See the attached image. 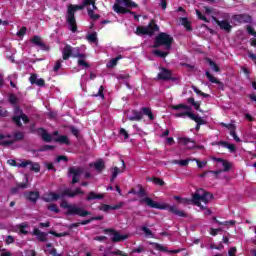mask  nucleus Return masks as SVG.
<instances>
[{
	"mask_svg": "<svg viewBox=\"0 0 256 256\" xmlns=\"http://www.w3.org/2000/svg\"><path fill=\"white\" fill-rule=\"evenodd\" d=\"M32 235H35V237H37L38 241L41 243H45L47 242V235H49V233L42 232L39 230V228H35L32 232Z\"/></svg>",
	"mask_w": 256,
	"mask_h": 256,
	"instance_id": "nucleus-22",
	"label": "nucleus"
},
{
	"mask_svg": "<svg viewBox=\"0 0 256 256\" xmlns=\"http://www.w3.org/2000/svg\"><path fill=\"white\" fill-rule=\"evenodd\" d=\"M220 125H221L222 127H225L226 129H229V130H230V133H231V131L237 130V127H236L235 124H233V123L225 124V123L221 122Z\"/></svg>",
	"mask_w": 256,
	"mask_h": 256,
	"instance_id": "nucleus-44",
	"label": "nucleus"
},
{
	"mask_svg": "<svg viewBox=\"0 0 256 256\" xmlns=\"http://www.w3.org/2000/svg\"><path fill=\"white\" fill-rule=\"evenodd\" d=\"M172 165H179V167H187L189 161H172Z\"/></svg>",
	"mask_w": 256,
	"mask_h": 256,
	"instance_id": "nucleus-50",
	"label": "nucleus"
},
{
	"mask_svg": "<svg viewBox=\"0 0 256 256\" xmlns=\"http://www.w3.org/2000/svg\"><path fill=\"white\" fill-rule=\"evenodd\" d=\"M50 235H54V237H66L67 233H57L55 231H49L48 232Z\"/></svg>",
	"mask_w": 256,
	"mask_h": 256,
	"instance_id": "nucleus-57",
	"label": "nucleus"
},
{
	"mask_svg": "<svg viewBox=\"0 0 256 256\" xmlns=\"http://www.w3.org/2000/svg\"><path fill=\"white\" fill-rule=\"evenodd\" d=\"M8 79L10 81L11 87H13L15 89L17 87V84H15L14 81H16V79H17V74H12L11 76L8 77Z\"/></svg>",
	"mask_w": 256,
	"mask_h": 256,
	"instance_id": "nucleus-45",
	"label": "nucleus"
},
{
	"mask_svg": "<svg viewBox=\"0 0 256 256\" xmlns=\"http://www.w3.org/2000/svg\"><path fill=\"white\" fill-rule=\"evenodd\" d=\"M212 19L217 23L218 27L222 30L225 31L226 33H231V29H233V26L231 23L227 20H218L217 17L212 16Z\"/></svg>",
	"mask_w": 256,
	"mask_h": 256,
	"instance_id": "nucleus-16",
	"label": "nucleus"
},
{
	"mask_svg": "<svg viewBox=\"0 0 256 256\" xmlns=\"http://www.w3.org/2000/svg\"><path fill=\"white\" fill-rule=\"evenodd\" d=\"M142 113H144V115H146L150 119V121H153L155 119V116H153L151 108L143 107Z\"/></svg>",
	"mask_w": 256,
	"mask_h": 256,
	"instance_id": "nucleus-37",
	"label": "nucleus"
},
{
	"mask_svg": "<svg viewBox=\"0 0 256 256\" xmlns=\"http://www.w3.org/2000/svg\"><path fill=\"white\" fill-rule=\"evenodd\" d=\"M127 165L125 164V161H122V167L119 168V167H114L112 168V176H111V183H113V181H115L119 175V173H123L126 169Z\"/></svg>",
	"mask_w": 256,
	"mask_h": 256,
	"instance_id": "nucleus-21",
	"label": "nucleus"
},
{
	"mask_svg": "<svg viewBox=\"0 0 256 256\" xmlns=\"http://www.w3.org/2000/svg\"><path fill=\"white\" fill-rule=\"evenodd\" d=\"M232 19L235 23H251L253 18L249 14H235L232 16Z\"/></svg>",
	"mask_w": 256,
	"mask_h": 256,
	"instance_id": "nucleus-18",
	"label": "nucleus"
},
{
	"mask_svg": "<svg viewBox=\"0 0 256 256\" xmlns=\"http://www.w3.org/2000/svg\"><path fill=\"white\" fill-rule=\"evenodd\" d=\"M159 31V26L150 22L147 26H138L136 28V35H153L155 32Z\"/></svg>",
	"mask_w": 256,
	"mask_h": 256,
	"instance_id": "nucleus-10",
	"label": "nucleus"
},
{
	"mask_svg": "<svg viewBox=\"0 0 256 256\" xmlns=\"http://www.w3.org/2000/svg\"><path fill=\"white\" fill-rule=\"evenodd\" d=\"M104 89L105 88L103 86H100L98 93L95 94V97H101V99H104L105 98V95L103 94Z\"/></svg>",
	"mask_w": 256,
	"mask_h": 256,
	"instance_id": "nucleus-55",
	"label": "nucleus"
},
{
	"mask_svg": "<svg viewBox=\"0 0 256 256\" xmlns=\"http://www.w3.org/2000/svg\"><path fill=\"white\" fill-rule=\"evenodd\" d=\"M48 211H51L52 213H61V210L59 209V206L57 204H50L47 206Z\"/></svg>",
	"mask_w": 256,
	"mask_h": 256,
	"instance_id": "nucleus-40",
	"label": "nucleus"
},
{
	"mask_svg": "<svg viewBox=\"0 0 256 256\" xmlns=\"http://www.w3.org/2000/svg\"><path fill=\"white\" fill-rule=\"evenodd\" d=\"M220 147H224V149L229 150L230 153H235L237 151V148L234 146V144H229L227 142L220 141L217 143Z\"/></svg>",
	"mask_w": 256,
	"mask_h": 256,
	"instance_id": "nucleus-30",
	"label": "nucleus"
},
{
	"mask_svg": "<svg viewBox=\"0 0 256 256\" xmlns=\"http://www.w3.org/2000/svg\"><path fill=\"white\" fill-rule=\"evenodd\" d=\"M179 143L186 147V149H194L195 147V142L191 141L189 138H180Z\"/></svg>",
	"mask_w": 256,
	"mask_h": 256,
	"instance_id": "nucleus-27",
	"label": "nucleus"
},
{
	"mask_svg": "<svg viewBox=\"0 0 256 256\" xmlns=\"http://www.w3.org/2000/svg\"><path fill=\"white\" fill-rule=\"evenodd\" d=\"M153 54L156 55V57H161V58H165L169 55V52H163L160 50H154Z\"/></svg>",
	"mask_w": 256,
	"mask_h": 256,
	"instance_id": "nucleus-42",
	"label": "nucleus"
},
{
	"mask_svg": "<svg viewBox=\"0 0 256 256\" xmlns=\"http://www.w3.org/2000/svg\"><path fill=\"white\" fill-rule=\"evenodd\" d=\"M82 173H83V168L81 167L72 166L68 169V175H72V181H71L72 185L79 183V177H81Z\"/></svg>",
	"mask_w": 256,
	"mask_h": 256,
	"instance_id": "nucleus-15",
	"label": "nucleus"
},
{
	"mask_svg": "<svg viewBox=\"0 0 256 256\" xmlns=\"http://www.w3.org/2000/svg\"><path fill=\"white\" fill-rule=\"evenodd\" d=\"M206 77L207 79H209L210 83H215L216 85H223V83H221V81L217 80V78H215V76L212 75L211 72L206 71Z\"/></svg>",
	"mask_w": 256,
	"mask_h": 256,
	"instance_id": "nucleus-36",
	"label": "nucleus"
},
{
	"mask_svg": "<svg viewBox=\"0 0 256 256\" xmlns=\"http://www.w3.org/2000/svg\"><path fill=\"white\" fill-rule=\"evenodd\" d=\"M60 207H61V209H68L66 212V215H71V211H73L75 204H69V202H67V200H63L60 203Z\"/></svg>",
	"mask_w": 256,
	"mask_h": 256,
	"instance_id": "nucleus-29",
	"label": "nucleus"
},
{
	"mask_svg": "<svg viewBox=\"0 0 256 256\" xmlns=\"http://www.w3.org/2000/svg\"><path fill=\"white\" fill-rule=\"evenodd\" d=\"M95 199H98V200L105 199V195L97 194L93 191H90L86 197V201H95Z\"/></svg>",
	"mask_w": 256,
	"mask_h": 256,
	"instance_id": "nucleus-28",
	"label": "nucleus"
},
{
	"mask_svg": "<svg viewBox=\"0 0 256 256\" xmlns=\"http://www.w3.org/2000/svg\"><path fill=\"white\" fill-rule=\"evenodd\" d=\"M115 4L113 5V11H115V13H118V15L120 14H125V13H133L131 11H129L130 7H137V4H135V2L131 1V0H115Z\"/></svg>",
	"mask_w": 256,
	"mask_h": 256,
	"instance_id": "nucleus-7",
	"label": "nucleus"
},
{
	"mask_svg": "<svg viewBox=\"0 0 256 256\" xmlns=\"http://www.w3.org/2000/svg\"><path fill=\"white\" fill-rule=\"evenodd\" d=\"M235 253H237V247H232L228 251L229 256H237V255H235Z\"/></svg>",
	"mask_w": 256,
	"mask_h": 256,
	"instance_id": "nucleus-61",
	"label": "nucleus"
},
{
	"mask_svg": "<svg viewBox=\"0 0 256 256\" xmlns=\"http://www.w3.org/2000/svg\"><path fill=\"white\" fill-rule=\"evenodd\" d=\"M174 200L177 201L178 203H181L182 205H191L193 203V198H183L181 196H174Z\"/></svg>",
	"mask_w": 256,
	"mask_h": 256,
	"instance_id": "nucleus-32",
	"label": "nucleus"
},
{
	"mask_svg": "<svg viewBox=\"0 0 256 256\" xmlns=\"http://www.w3.org/2000/svg\"><path fill=\"white\" fill-rule=\"evenodd\" d=\"M203 9H204L206 15H213V11H214L213 8L204 6Z\"/></svg>",
	"mask_w": 256,
	"mask_h": 256,
	"instance_id": "nucleus-59",
	"label": "nucleus"
},
{
	"mask_svg": "<svg viewBox=\"0 0 256 256\" xmlns=\"http://www.w3.org/2000/svg\"><path fill=\"white\" fill-rule=\"evenodd\" d=\"M172 109H174L175 111H179L180 109H182L183 112H178L174 114V117H189L190 119H192V121H195V123H197L196 131H199V129H201V125H205V123H207L199 115L191 113V107L187 105H184V104L175 105V106H172Z\"/></svg>",
	"mask_w": 256,
	"mask_h": 256,
	"instance_id": "nucleus-3",
	"label": "nucleus"
},
{
	"mask_svg": "<svg viewBox=\"0 0 256 256\" xmlns=\"http://www.w3.org/2000/svg\"><path fill=\"white\" fill-rule=\"evenodd\" d=\"M9 102L12 104V105H15L17 103V97L15 95H10L9 96Z\"/></svg>",
	"mask_w": 256,
	"mask_h": 256,
	"instance_id": "nucleus-63",
	"label": "nucleus"
},
{
	"mask_svg": "<svg viewBox=\"0 0 256 256\" xmlns=\"http://www.w3.org/2000/svg\"><path fill=\"white\" fill-rule=\"evenodd\" d=\"M88 7V15L90 19L93 21H97L101 16L99 14H95L94 11H97V6H95V0H84L83 5H69L67 10L66 21L70 27L72 33L77 31V20H75V12L81 9H85Z\"/></svg>",
	"mask_w": 256,
	"mask_h": 256,
	"instance_id": "nucleus-1",
	"label": "nucleus"
},
{
	"mask_svg": "<svg viewBox=\"0 0 256 256\" xmlns=\"http://www.w3.org/2000/svg\"><path fill=\"white\" fill-rule=\"evenodd\" d=\"M207 61H208V64L210 65V67L213 69V71H215L216 73H219V71H221L219 66H217V64L213 60L208 59Z\"/></svg>",
	"mask_w": 256,
	"mask_h": 256,
	"instance_id": "nucleus-41",
	"label": "nucleus"
},
{
	"mask_svg": "<svg viewBox=\"0 0 256 256\" xmlns=\"http://www.w3.org/2000/svg\"><path fill=\"white\" fill-rule=\"evenodd\" d=\"M94 169H96L98 173H103V169H105V162L99 161L94 163Z\"/></svg>",
	"mask_w": 256,
	"mask_h": 256,
	"instance_id": "nucleus-38",
	"label": "nucleus"
},
{
	"mask_svg": "<svg viewBox=\"0 0 256 256\" xmlns=\"http://www.w3.org/2000/svg\"><path fill=\"white\" fill-rule=\"evenodd\" d=\"M16 187H18V189H27V182L17 183Z\"/></svg>",
	"mask_w": 256,
	"mask_h": 256,
	"instance_id": "nucleus-62",
	"label": "nucleus"
},
{
	"mask_svg": "<svg viewBox=\"0 0 256 256\" xmlns=\"http://www.w3.org/2000/svg\"><path fill=\"white\" fill-rule=\"evenodd\" d=\"M129 121H141L143 119V113L139 111H132V115L128 117Z\"/></svg>",
	"mask_w": 256,
	"mask_h": 256,
	"instance_id": "nucleus-31",
	"label": "nucleus"
},
{
	"mask_svg": "<svg viewBox=\"0 0 256 256\" xmlns=\"http://www.w3.org/2000/svg\"><path fill=\"white\" fill-rule=\"evenodd\" d=\"M247 31H248L249 35H253L254 37H256V32L252 26H247Z\"/></svg>",
	"mask_w": 256,
	"mask_h": 256,
	"instance_id": "nucleus-64",
	"label": "nucleus"
},
{
	"mask_svg": "<svg viewBox=\"0 0 256 256\" xmlns=\"http://www.w3.org/2000/svg\"><path fill=\"white\" fill-rule=\"evenodd\" d=\"M58 143H64L65 145H69V138L67 136H60L57 138Z\"/></svg>",
	"mask_w": 256,
	"mask_h": 256,
	"instance_id": "nucleus-49",
	"label": "nucleus"
},
{
	"mask_svg": "<svg viewBox=\"0 0 256 256\" xmlns=\"http://www.w3.org/2000/svg\"><path fill=\"white\" fill-rule=\"evenodd\" d=\"M219 165H222V168L216 171H213V170L205 171L202 174H199V177L203 179L204 177H208L209 175H215V178L219 179V175H221V173H229V171L233 169V164H231V162L229 161H218L217 167H219Z\"/></svg>",
	"mask_w": 256,
	"mask_h": 256,
	"instance_id": "nucleus-6",
	"label": "nucleus"
},
{
	"mask_svg": "<svg viewBox=\"0 0 256 256\" xmlns=\"http://www.w3.org/2000/svg\"><path fill=\"white\" fill-rule=\"evenodd\" d=\"M138 191L135 190V188H132L128 193L130 195H138L139 197H147V191H145V188L141 184L137 185Z\"/></svg>",
	"mask_w": 256,
	"mask_h": 256,
	"instance_id": "nucleus-24",
	"label": "nucleus"
},
{
	"mask_svg": "<svg viewBox=\"0 0 256 256\" xmlns=\"http://www.w3.org/2000/svg\"><path fill=\"white\" fill-rule=\"evenodd\" d=\"M140 203H145L148 207H151V209H161L164 211H169V213H172L177 217H183V218L188 217L185 211L179 210V208H177L176 206H171L169 204H159L158 202H155L150 197L141 198Z\"/></svg>",
	"mask_w": 256,
	"mask_h": 256,
	"instance_id": "nucleus-2",
	"label": "nucleus"
},
{
	"mask_svg": "<svg viewBox=\"0 0 256 256\" xmlns=\"http://www.w3.org/2000/svg\"><path fill=\"white\" fill-rule=\"evenodd\" d=\"M146 181H150L151 183H154V185H159L160 187H163V185H165V181L158 177H148L146 178Z\"/></svg>",
	"mask_w": 256,
	"mask_h": 256,
	"instance_id": "nucleus-33",
	"label": "nucleus"
},
{
	"mask_svg": "<svg viewBox=\"0 0 256 256\" xmlns=\"http://www.w3.org/2000/svg\"><path fill=\"white\" fill-rule=\"evenodd\" d=\"M25 198L31 203H37L39 200V192L38 191H30L29 193L25 194Z\"/></svg>",
	"mask_w": 256,
	"mask_h": 256,
	"instance_id": "nucleus-25",
	"label": "nucleus"
},
{
	"mask_svg": "<svg viewBox=\"0 0 256 256\" xmlns=\"http://www.w3.org/2000/svg\"><path fill=\"white\" fill-rule=\"evenodd\" d=\"M87 39L90 41V43H97V33L94 32L92 34H89L87 36Z\"/></svg>",
	"mask_w": 256,
	"mask_h": 256,
	"instance_id": "nucleus-48",
	"label": "nucleus"
},
{
	"mask_svg": "<svg viewBox=\"0 0 256 256\" xmlns=\"http://www.w3.org/2000/svg\"><path fill=\"white\" fill-rule=\"evenodd\" d=\"M196 15H197L198 19H200L201 21H204L205 23H209V19H207V17L205 15H203L201 13V11L196 10Z\"/></svg>",
	"mask_w": 256,
	"mask_h": 256,
	"instance_id": "nucleus-46",
	"label": "nucleus"
},
{
	"mask_svg": "<svg viewBox=\"0 0 256 256\" xmlns=\"http://www.w3.org/2000/svg\"><path fill=\"white\" fill-rule=\"evenodd\" d=\"M213 197V194L200 188L196 191V193L192 194V204L196 205V207H201L202 209H205L201 205V201L202 203H205L207 205L209 201H212Z\"/></svg>",
	"mask_w": 256,
	"mask_h": 256,
	"instance_id": "nucleus-5",
	"label": "nucleus"
},
{
	"mask_svg": "<svg viewBox=\"0 0 256 256\" xmlns=\"http://www.w3.org/2000/svg\"><path fill=\"white\" fill-rule=\"evenodd\" d=\"M123 205H124L123 202H120V203H118L116 205H113V206L108 205V204H102L101 207L99 208V210L104 211V213H107L111 210L112 211H117V210L121 209V207H123Z\"/></svg>",
	"mask_w": 256,
	"mask_h": 256,
	"instance_id": "nucleus-20",
	"label": "nucleus"
},
{
	"mask_svg": "<svg viewBox=\"0 0 256 256\" xmlns=\"http://www.w3.org/2000/svg\"><path fill=\"white\" fill-rule=\"evenodd\" d=\"M109 255L127 256V253H125L121 250H115V251H110Z\"/></svg>",
	"mask_w": 256,
	"mask_h": 256,
	"instance_id": "nucleus-52",
	"label": "nucleus"
},
{
	"mask_svg": "<svg viewBox=\"0 0 256 256\" xmlns=\"http://www.w3.org/2000/svg\"><path fill=\"white\" fill-rule=\"evenodd\" d=\"M141 231L145 233L146 237H153V232L147 226H143Z\"/></svg>",
	"mask_w": 256,
	"mask_h": 256,
	"instance_id": "nucleus-47",
	"label": "nucleus"
},
{
	"mask_svg": "<svg viewBox=\"0 0 256 256\" xmlns=\"http://www.w3.org/2000/svg\"><path fill=\"white\" fill-rule=\"evenodd\" d=\"M76 59H78V65L80 67H89V64L87 63V61H85V57H76Z\"/></svg>",
	"mask_w": 256,
	"mask_h": 256,
	"instance_id": "nucleus-43",
	"label": "nucleus"
},
{
	"mask_svg": "<svg viewBox=\"0 0 256 256\" xmlns=\"http://www.w3.org/2000/svg\"><path fill=\"white\" fill-rule=\"evenodd\" d=\"M123 59V57L121 55L117 56L116 58L111 59L107 64L106 67H108V69H112V67H115L117 65V63L119 62V60Z\"/></svg>",
	"mask_w": 256,
	"mask_h": 256,
	"instance_id": "nucleus-35",
	"label": "nucleus"
},
{
	"mask_svg": "<svg viewBox=\"0 0 256 256\" xmlns=\"http://www.w3.org/2000/svg\"><path fill=\"white\" fill-rule=\"evenodd\" d=\"M69 57H87V55L80 53L79 48H73L71 45H66L62 50V58L64 61H67Z\"/></svg>",
	"mask_w": 256,
	"mask_h": 256,
	"instance_id": "nucleus-9",
	"label": "nucleus"
},
{
	"mask_svg": "<svg viewBox=\"0 0 256 256\" xmlns=\"http://www.w3.org/2000/svg\"><path fill=\"white\" fill-rule=\"evenodd\" d=\"M214 221H215V223H218V225H224L225 227H229L231 225H235V223H236L235 220H229V221L220 222L215 217H214Z\"/></svg>",
	"mask_w": 256,
	"mask_h": 256,
	"instance_id": "nucleus-39",
	"label": "nucleus"
},
{
	"mask_svg": "<svg viewBox=\"0 0 256 256\" xmlns=\"http://www.w3.org/2000/svg\"><path fill=\"white\" fill-rule=\"evenodd\" d=\"M27 33V27L23 26L17 33V37H23Z\"/></svg>",
	"mask_w": 256,
	"mask_h": 256,
	"instance_id": "nucleus-53",
	"label": "nucleus"
},
{
	"mask_svg": "<svg viewBox=\"0 0 256 256\" xmlns=\"http://www.w3.org/2000/svg\"><path fill=\"white\" fill-rule=\"evenodd\" d=\"M157 79H159L160 81H175L171 70H167L165 68L160 69V72L157 75Z\"/></svg>",
	"mask_w": 256,
	"mask_h": 256,
	"instance_id": "nucleus-17",
	"label": "nucleus"
},
{
	"mask_svg": "<svg viewBox=\"0 0 256 256\" xmlns=\"http://www.w3.org/2000/svg\"><path fill=\"white\" fill-rule=\"evenodd\" d=\"M61 63H63L62 60H58V61L55 63L54 68H53V71H54L55 73H57V71H59V69H61Z\"/></svg>",
	"mask_w": 256,
	"mask_h": 256,
	"instance_id": "nucleus-56",
	"label": "nucleus"
},
{
	"mask_svg": "<svg viewBox=\"0 0 256 256\" xmlns=\"http://www.w3.org/2000/svg\"><path fill=\"white\" fill-rule=\"evenodd\" d=\"M237 130H232L230 132L231 137H233L234 141H236V143H241V138H239V136H237Z\"/></svg>",
	"mask_w": 256,
	"mask_h": 256,
	"instance_id": "nucleus-51",
	"label": "nucleus"
},
{
	"mask_svg": "<svg viewBox=\"0 0 256 256\" xmlns=\"http://www.w3.org/2000/svg\"><path fill=\"white\" fill-rule=\"evenodd\" d=\"M70 215H78V217H87V216L91 215V212H89L77 205H74V208L72 209Z\"/></svg>",
	"mask_w": 256,
	"mask_h": 256,
	"instance_id": "nucleus-19",
	"label": "nucleus"
},
{
	"mask_svg": "<svg viewBox=\"0 0 256 256\" xmlns=\"http://www.w3.org/2000/svg\"><path fill=\"white\" fill-rule=\"evenodd\" d=\"M84 193L85 192H83L81 188H76L74 192L71 191V188H66L61 192V194H57L55 192H49L43 198V201H45V203H51V201H59V199L63 197H70L71 199H73L74 197H77V195H83Z\"/></svg>",
	"mask_w": 256,
	"mask_h": 256,
	"instance_id": "nucleus-4",
	"label": "nucleus"
},
{
	"mask_svg": "<svg viewBox=\"0 0 256 256\" xmlns=\"http://www.w3.org/2000/svg\"><path fill=\"white\" fill-rule=\"evenodd\" d=\"M29 81L32 85H35L37 83V75L32 74L29 78Z\"/></svg>",
	"mask_w": 256,
	"mask_h": 256,
	"instance_id": "nucleus-60",
	"label": "nucleus"
},
{
	"mask_svg": "<svg viewBox=\"0 0 256 256\" xmlns=\"http://www.w3.org/2000/svg\"><path fill=\"white\" fill-rule=\"evenodd\" d=\"M13 243H15V238L13 236H11V235L7 236V238H6V245H11Z\"/></svg>",
	"mask_w": 256,
	"mask_h": 256,
	"instance_id": "nucleus-58",
	"label": "nucleus"
},
{
	"mask_svg": "<svg viewBox=\"0 0 256 256\" xmlns=\"http://www.w3.org/2000/svg\"><path fill=\"white\" fill-rule=\"evenodd\" d=\"M23 139V133L18 132L14 136H5L0 134V143L1 145H11L13 141H21Z\"/></svg>",
	"mask_w": 256,
	"mask_h": 256,
	"instance_id": "nucleus-13",
	"label": "nucleus"
},
{
	"mask_svg": "<svg viewBox=\"0 0 256 256\" xmlns=\"http://www.w3.org/2000/svg\"><path fill=\"white\" fill-rule=\"evenodd\" d=\"M14 113H15V116L13 117V121L14 123H16L18 127H21V119L22 121H24V123H27L29 121V118L27 117V115L23 114V112L21 111V108H19L18 106H15Z\"/></svg>",
	"mask_w": 256,
	"mask_h": 256,
	"instance_id": "nucleus-14",
	"label": "nucleus"
},
{
	"mask_svg": "<svg viewBox=\"0 0 256 256\" xmlns=\"http://www.w3.org/2000/svg\"><path fill=\"white\" fill-rule=\"evenodd\" d=\"M120 137H124V139H129V133H127V130L125 128H121L119 130Z\"/></svg>",
	"mask_w": 256,
	"mask_h": 256,
	"instance_id": "nucleus-54",
	"label": "nucleus"
},
{
	"mask_svg": "<svg viewBox=\"0 0 256 256\" xmlns=\"http://www.w3.org/2000/svg\"><path fill=\"white\" fill-rule=\"evenodd\" d=\"M7 163H9L11 167H22V168L30 167V169L34 171V173H39V171H41V166L39 165V163H33L29 161H25L21 163H17V161H8Z\"/></svg>",
	"mask_w": 256,
	"mask_h": 256,
	"instance_id": "nucleus-11",
	"label": "nucleus"
},
{
	"mask_svg": "<svg viewBox=\"0 0 256 256\" xmlns=\"http://www.w3.org/2000/svg\"><path fill=\"white\" fill-rule=\"evenodd\" d=\"M38 135H40L42 137L43 141H46V143L53 141V136L51 134L47 133V131L43 128L38 129Z\"/></svg>",
	"mask_w": 256,
	"mask_h": 256,
	"instance_id": "nucleus-26",
	"label": "nucleus"
},
{
	"mask_svg": "<svg viewBox=\"0 0 256 256\" xmlns=\"http://www.w3.org/2000/svg\"><path fill=\"white\" fill-rule=\"evenodd\" d=\"M153 246H154V249H156V251L170 253L171 255H176L177 253H181V250H168L167 247H165L159 243H153Z\"/></svg>",
	"mask_w": 256,
	"mask_h": 256,
	"instance_id": "nucleus-23",
	"label": "nucleus"
},
{
	"mask_svg": "<svg viewBox=\"0 0 256 256\" xmlns=\"http://www.w3.org/2000/svg\"><path fill=\"white\" fill-rule=\"evenodd\" d=\"M172 45H173V37H171V35L162 32L156 36L154 47L162 46L166 49V51H169Z\"/></svg>",
	"mask_w": 256,
	"mask_h": 256,
	"instance_id": "nucleus-8",
	"label": "nucleus"
},
{
	"mask_svg": "<svg viewBox=\"0 0 256 256\" xmlns=\"http://www.w3.org/2000/svg\"><path fill=\"white\" fill-rule=\"evenodd\" d=\"M104 233H109L110 235H113V237L111 238L112 243H119L121 241H125V239H129V235H121L119 231L113 228L104 229Z\"/></svg>",
	"mask_w": 256,
	"mask_h": 256,
	"instance_id": "nucleus-12",
	"label": "nucleus"
},
{
	"mask_svg": "<svg viewBox=\"0 0 256 256\" xmlns=\"http://www.w3.org/2000/svg\"><path fill=\"white\" fill-rule=\"evenodd\" d=\"M31 43H33V45H36L37 47H45V43H43V40H41V37L39 36H34L32 39H31Z\"/></svg>",
	"mask_w": 256,
	"mask_h": 256,
	"instance_id": "nucleus-34",
	"label": "nucleus"
}]
</instances>
